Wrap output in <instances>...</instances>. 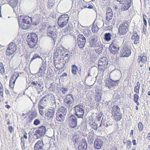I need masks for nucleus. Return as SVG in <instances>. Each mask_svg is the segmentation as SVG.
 Masks as SVG:
<instances>
[{"label":"nucleus","instance_id":"09e8293b","mask_svg":"<svg viewBox=\"0 0 150 150\" xmlns=\"http://www.w3.org/2000/svg\"><path fill=\"white\" fill-rule=\"evenodd\" d=\"M104 47V45H100L97 49L96 50V52L98 54H100L102 51L103 49V47Z\"/></svg>","mask_w":150,"mask_h":150},{"label":"nucleus","instance_id":"7ed1b4c3","mask_svg":"<svg viewBox=\"0 0 150 150\" xmlns=\"http://www.w3.org/2000/svg\"><path fill=\"white\" fill-rule=\"evenodd\" d=\"M38 40L37 35L35 33H32L29 34L27 36V42L30 48H36L35 46Z\"/></svg>","mask_w":150,"mask_h":150},{"label":"nucleus","instance_id":"aec40b11","mask_svg":"<svg viewBox=\"0 0 150 150\" xmlns=\"http://www.w3.org/2000/svg\"><path fill=\"white\" fill-rule=\"evenodd\" d=\"M46 68L47 66H41L39 69V71L37 73V75L41 77L44 76Z\"/></svg>","mask_w":150,"mask_h":150},{"label":"nucleus","instance_id":"39448f33","mask_svg":"<svg viewBox=\"0 0 150 150\" xmlns=\"http://www.w3.org/2000/svg\"><path fill=\"white\" fill-rule=\"evenodd\" d=\"M74 100L71 94H68L64 99V104L68 108H71L73 105Z\"/></svg>","mask_w":150,"mask_h":150},{"label":"nucleus","instance_id":"cd10ccee","mask_svg":"<svg viewBox=\"0 0 150 150\" xmlns=\"http://www.w3.org/2000/svg\"><path fill=\"white\" fill-rule=\"evenodd\" d=\"M8 4L13 8H15L16 7L18 3V0H7Z\"/></svg>","mask_w":150,"mask_h":150},{"label":"nucleus","instance_id":"052dcab7","mask_svg":"<svg viewBox=\"0 0 150 150\" xmlns=\"http://www.w3.org/2000/svg\"><path fill=\"white\" fill-rule=\"evenodd\" d=\"M15 81L16 80L13 81H12L11 80H10L9 86L11 87V88H13Z\"/></svg>","mask_w":150,"mask_h":150},{"label":"nucleus","instance_id":"1a4fd4ad","mask_svg":"<svg viewBox=\"0 0 150 150\" xmlns=\"http://www.w3.org/2000/svg\"><path fill=\"white\" fill-rule=\"evenodd\" d=\"M46 132V128L45 127L42 125L35 131V135L36 136L37 139H38L44 136Z\"/></svg>","mask_w":150,"mask_h":150},{"label":"nucleus","instance_id":"2f4dec72","mask_svg":"<svg viewBox=\"0 0 150 150\" xmlns=\"http://www.w3.org/2000/svg\"><path fill=\"white\" fill-rule=\"evenodd\" d=\"M71 140L74 143V144L75 145L76 144L79 142V137L76 134H73L72 135Z\"/></svg>","mask_w":150,"mask_h":150},{"label":"nucleus","instance_id":"0e129e2a","mask_svg":"<svg viewBox=\"0 0 150 150\" xmlns=\"http://www.w3.org/2000/svg\"><path fill=\"white\" fill-rule=\"evenodd\" d=\"M139 89L140 87L135 86L134 89V91L136 93L139 94Z\"/></svg>","mask_w":150,"mask_h":150},{"label":"nucleus","instance_id":"473e14b6","mask_svg":"<svg viewBox=\"0 0 150 150\" xmlns=\"http://www.w3.org/2000/svg\"><path fill=\"white\" fill-rule=\"evenodd\" d=\"M147 58L145 56L141 54L139 56L137 60L139 62L141 61L142 63H144L146 61Z\"/></svg>","mask_w":150,"mask_h":150},{"label":"nucleus","instance_id":"dca6fc26","mask_svg":"<svg viewBox=\"0 0 150 150\" xmlns=\"http://www.w3.org/2000/svg\"><path fill=\"white\" fill-rule=\"evenodd\" d=\"M98 36L94 35L93 36H91L88 42L89 45L88 46L92 47L93 46H95L98 41Z\"/></svg>","mask_w":150,"mask_h":150},{"label":"nucleus","instance_id":"6e6d98bb","mask_svg":"<svg viewBox=\"0 0 150 150\" xmlns=\"http://www.w3.org/2000/svg\"><path fill=\"white\" fill-rule=\"evenodd\" d=\"M107 68V66H98V69L102 72H104Z\"/></svg>","mask_w":150,"mask_h":150},{"label":"nucleus","instance_id":"774afa93","mask_svg":"<svg viewBox=\"0 0 150 150\" xmlns=\"http://www.w3.org/2000/svg\"><path fill=\"white\" fill-rule=\"evenodd\" d=\"M40 124V120L38 119H36L35 120L33 124L35 125H38Z\"/></svg>","mask_w":150,"mask_h":150},{"label":"nucleus","instance_id":"6ab92c4d","mask_svg":"<svg viewBox=\"0 0 150 150\" xmlns=\"http://www.w3.org/2000/svg\"><path fill=\"white\" fill-rule=\"evenodd\" d=\"M87 148V144L85 139H83L81 144H79L78 150H86Z\"/></svg>","mask_w":150,"mask_h":150},{"label":"nucleus","instance_id":"20e7f679","mask_svg":"<svg viewBox=\"0 0 150 150\" xmlns=\"http://www.w3.org/2000/svg\"><path fill=\"white\" fill-rule=\"evenodd\" d=\"M75 112L74 114L77 117L82 119L84 114V110L83 105L78 104L74 107Z\"/></svg>","mask_w":150,"mask_h":150},{"label":"nucleus","instance_id":"9d476101","mask_svg":"<svg viewBox=\"0 0 150 150\" xmlns=\"http://www.w3.org/2000/svg\"><path fill=\"white\" fill-rule=\"evenodd\" d=\"M77 43L79 47L81 48H83L86 43V39L82 34H79L77 36Z\"/></svg>","mask_w":150,"mask_h":150},{"label":"nucleus","instance_id":"72a5a7b5","mask_svg":"<svg viewBox=\"0 0 150 150\" xmlns=\"http://www.w3.org/2000/svg\"><path fill=\"white\" fill-rule=\"evenodd\" d=\"M68 23L67 22L64 21H63V20H61L59 18H58L57 23L58 25L61 28H63Z\"/></svg>","mask_w":150,"mask_h":150},{"label":"nucleus","instance_id":"c9c22d12","mask_svg":"<svg viewBox=\"0 0 150 150\" xmlns=\"http://www.w3.org/2000/svg\"><path fill=\"white\" fill-rule=\"evenodd\" d=\"M139 35L132 36L131 39L132 40H134V44L137 45L139 43Z\"/></svg>","mask_w":150,"mask_h":150},{"label":"nucleus","instance_id":"423d86ee","mask_svg":"<svg viewBox=\"0 0 150 150\" xmlns=\"http://www.w3.org/2000/svg\"><path fill=\"white\" fill-rule=\"evenodd\" d=\"M67 51V49L63 46L58 47L57 48L54 53V57L62 58L64 55L65 52H66Z\"/></svg>","mask_w":150,"mask_h":150},{"label":"nucleus","instance_id":"a878e982","mask_svg":"<svg viewBox=\"0 0 150 150\" xmlns=\"http://www.w3.org/2000/svg\"><path fill=\"white\" fill-rule=\"evenodd\" d=\"M67 112V110L66 108L63 107H61L57 110V112H59L62 115L65 116Z\"/></svg>","mask_w":150,"mask_h":150},{"label":"nucleus","instance_id":"a18cd8bd","mask_svg":"<svg viewBox=\"0 0 150 150\" xmlns=\"http://www.w3.org/2000/svg\"><path fill=\"white\" fill-rule=\"evenodd\" d=\"M55 83L53 82L51 83L50 85V87L48 88L49 90L50 91H53L55 90Z\"/></svg>","mask_w":150,"mask_h":150},{"label":"nucleus","instance_id":"49530a36","mask_svg":"<svg viewBox=\"0 0 150 150\" xmlns=\"http://www.w3.org/2000/svg\"><path fill=\"white\" fill-rule=\"evenodd\" d=\"M102 120L101 121V123L100 124V125L99 127H100L101 126H104L106 127H108L109 126H110L111 124L110 123V121H108L106 123H103V122L102 120L103 119V117L102 118Z\"/></svg>","mask_w":150,"mask_h":150},{"label":"nucleus","instance_id":"e2e57ef3","mask_svg":"<svg viewBox=\"0 0 150 150\" xmlns=\"http://www.w3.org/2000/svg\"><path fill=\"white\" fill-rule=\"evenodd\" d=\"M87 32V33L86 32H84L83 34L86 37H89L91 35V30H89V31H88H88Z\"/></svg>","mask_w":150,"mask_h":150},{"label":"nucleus","instance_id":"4be33fe9","mask_svg":"<svg viewBox=\"0 0 150 150\" xmlns=\"http://www.w3.org/2000/svg\"><path fill=\"white\" fill-rule=\"evenodd\" d=\"M45 115L47 116L48 117L51 118L54 115V111L53 110L46 109L45 111Z\"/></svg>","mask_w":150,"mask_h":150},{"label":"nucleus","instance_id":"79ce46f5","mask_svg":"<svg viewBox=\"0 0 150 150\" xmlns=\"http://www.w3.org/2000/svg\"><path fill=\"white\" fill-rule=\"evenodd\" d=\"M111 34L110 33H106L105 34L104 39L107 41H109L111 40Z\"/></svg>","mask_w":150,"mask_h":150},{"label":"nucleus","instance_id":"f8f14e48","mask_svg":"<svg viewBox=\"0 0 150 150\" xmlns=\"http://www.w3.org/2000/svg\"><path fill=\"white\" fill-rule=\"evenodd\" d=\"M43 137L38 140L35 144L34 147V150H43L45 144L43 143Z\"/></svg>","mask_w":150,"mask_h":150},{"label":"nucleus","instance_id":"338daca9","mask_svg":"<svg viewBox=\"0 0 150 150\" xmlns=\"http://www.w3.org/2000/svg\"><path fill=\"white\" fill-rule=\"evenodd\" d=\"M127 148L129 149L131 146V142L129 140H128L127 142Z\"/></svg>","mask_w":150,"mask_h":150},{"label":"nucleus","instance_id":"412c9836","mask_svg":"<svg viewBox=\"0 0 150 150\" xmlns=\"http://www.w3.org/2000/svg\"><path fill=\"white\" fill-rule=\"evenodd\" d=\"M108 49L111 53L113 54H115L117 53L119 50V48L116 46H109Z\"/></svg>","mask_w":150,"mask_h":150},{"label":"nucleus","instance_id":"7c9ffc66","mask_svg":"<svg viewBox=\"0 0 150 150\" xmlns=\"http://www.w3.org/2000/svg\"><path fill=\"white\" fill-rule=\"evenodd\" d=\"M111 111L112 114L121 112L120 108L117 105H114L112 107Z\"/></svg>","mask_w":150,"mask_h":150},{"label":"nucleus","instance_id":"8fccbe9b","mask_svg":"<svg viewBox=\"0 0 150 150\" xmlns=\"http://www.w3.org/2000/svg\"><path fill=\"white\" fill-rule=\"evenodd\" d=\"M103 113L101 112H100L97 115H96V120L98 122H99L101 120V118L102 116Z\"/></svg>","mask_w":150,"mask_h":150},{"label":"nucleus","instance_id":"6e6552de","mask_svg":"<svg viewBox=\"0 0 150 150\" xmlns=\"http://www.w3.org/2000/svg\"><path fill=\"white\" fill-rule=\"evenodd\" d=\"M75 116V115H72L68 117L69 125L72 128H75L77 126V118Z\"/></svg>","mask_w":150,"mask_h":150},{"label":"nucleus","instance_id":"b1692460","mask_svg":"<svg viewBox=\"0 0 150 150\" xmlns=\"http://www.w3.org/2000/svg\"><path fill=\"white\" fill-rule=\"evenodd\" d=\"M37 116V112L36 111H34L31 112L29 115L28 117V122H31Z\"/></svg>","mask_w":150,"mask_h":150},{"label":"nucleus","instance_id":"bb28decb","mask_svg":"<svg viewBox=\"0 0 150 150\" xmlns=\"http://www.w3.org/2000/svg\"><path fill=\"white\" fill-rule=\"evenodd\" d=\"M8 48L14 52L16 50L17 46L15 43L11 42L8 45Z\"/></svg>","mask_w":150,"mask_h":150},{"label":"nucleus","instance_id":"2eb2a0df","mask_svg":"<svg viewBox=\"0 0 150 150\" xmlns=\"http://www.w3.org/2000/svg\"><path fill=\"white\" fill-rule=\"evenodd\" d=\"M32 85L35 86L34 88L37 90L43 91V85L41 81H33L31 82Z\"/></svg>","mask_w":150,"mask_h":150},{"label":"nucleus","instance_id":"4d7b16f0","mask_svg":"<svg viewBox=\"0 0 150 150\" xmlns=\"http://www.w3.org/2000/svg\"><path fill=\"white\" fill-rule=\"evenodd\" d=\"M60 91H61L62 93L63 94L66 93V91H68V89L66 88L61 87L59 88Z\"/></svg>","mask_w":150,"mask_h":150},{"label":"nucleus","instance_id":"58836bf2","mask_svg":"<svg viewBox=\"0 0 150 150\" xmlns=\"http://www.w3.org/2000/svg\"><path fill=\"white\" fill-rule=\"evenodd\" d=\"M96 96L95 98V100L96 102H100L101 100L102 96V94L99 92L96 93Z\"/></svg>","mask_w":150,"mask_h":150},{"label":"nucleus","instance_id":"9b49d317","mask_svg":"<svg viewBox=\"0 0 150 150\" xmlns=\"http://www.w3.org/2000/svg\"><path fill=\"white\" fill-rule=\"evenodd\" d=\"M46 96L43 97L40 100L38 104L39 109H44L48 105L47 100Z\"/></svg>","mask_w":150,"mask_h":150},{"label":"nucleus","instance_id":"c756f323","mask_svg":"<svg viewBox=\"0 0 150 150\" xmlns=\"http://www.w3.org/2000/svg\"><path fill=\"white\" fill-rule=\"evenodd\" d=\"M81 71V68L80 67L77 68V66H72L71 72L74 75L76 74V72L80 74V72Z\"/></svg>","mask_w":150,"mask_h":150},{"label":"nucleus","instance_id":"a19ab883","mask_svg":"<svg viewBox=\"0 0 150 150\" xmlns=\"http://www.w3.org/2000/svg\"><path fill=\"white\" fill-rule=\"evenodd\" d=\"M55 0H48L47 7L50 9L54 5L55 3Z\"/></svg>","mask_w":150,"mask_h":150},{"label":"nucleus","instance_id":"a211bd4d","mask_svg":"<svg viewBox=\"0 0 150 150\" xmlns=\"http://www.w3.org/2000/svg\"><path fill=\"white\" fill-rule=\"evenodd\" d=\"M103 144V141L102 140L99 138L96 139L94 143V147L97 149H99L102 147Z\"/></svg>","mask_w":150,"mask_h":150},{"label":"nucleus","instance_id":"c85d7f7f","mask_svg":"<svg viewBox=\"0 0 150 150\" xmlns=\"http://www.w3.org/2000/svg\"><path fill=\"white\" fill-rule=\"evenodd\" d=\"M45 96H47L46 98L47 100L48 99L50 100L52 103H53V104H56L55 98L54 95L50 93Z\"/></svg>","mask_w":150,"mask_h":150},{"label":"nucleus","instance_id":"ddd939ff","mask_svg":"<svg viewBox=\"0 0 150 150\" xmlns=\"http://www.w3.org/2000/svg\"><path fill=\"white\" fill-rule=\"evenodd\" d=\"M126 25L125 23L121 24L119 27V32L121 35H124L128 31V25L126 23Z\"/></svg>","mask_w":150,"mask_h":150},{"label":"nucleus","instance_id":"ea45409f","mask_svg":"<svg viewBox=\"0 0 150 150\" xmlns=\"http://www.w3.org/2000/svg\"><path fill=\"white\" fill-rule=\"evenodd\" d=\"M126 1H125V3L124 4V6L122 7V9L123 10L126 11L131 6V3H128L127 2V0H126Z\"/></svg>","mask_w":150,"mask_h":150},{"label":"nucleus","instance_id":"393cba45","mask_svg":"<svg viewBox=\"0 0 150 150\" xmlns=\"http://www.w3.org/2000/svg\"><path fill=\"white\" fill-rule=\"evenodd\" d=\"M56 116V120L58 122L63 121L65 117V116L59 112H57Z\"/></svg>","mask_w":150,"mask_h":150},{"label":"nucleus","instance_id":"5701e85b","mask_svg":"<svg viewBox=\"0 0 150 150\" xmlns=\"http://www.w3.org/2000/svg\"><path fill=\"white\" fill-rule=\"evenodd\" d=\"M112 114V115L114 117L115 120L116 121H120L122 118V115L121 112Z\"/></svg>","mask_w":150,"mask_h":150},{"label":"nucleus","instance_id":"69168bd1","mask_svg":"<svg viewBox=\"0 0 150 150\" xmlns=\"http://www.w3.org/2000/svg\"><path fill=\"white\" fill-rule=\"evenodd\" d=\"M134 102H137V101H138V100L139 98V96L137 94H134Z\"/></svg>","mask_w":150,"mask_h":150},{"label":"nucleus","instance_id":"c03bdc74","mask_svg":"<svg viewBox=\"0 0 150 150\" xmlns=\"http://www.w3.org/2000/svg\"><path fill=\"white\" fill-rule=\"evenodd\" d=\"M54 72L52 70L51 71L49 70V72H47V78L50 79H52L54 76Z\"/></svg>","mask_w":150,"mask_h":150},{"label":"nucleus","instance_id":"5fc2aeb1","mask_svg":"<svg viewBox=\"0 0 150 150\" xmlns=\"http://www.w3.org/2000/svg\"><path fill=\"white\" fill-rule=\"evenodd\" d=\"M143 23L144 24V26H146V27H147V21L146 20V18H147V16L145 14H143Z\"/></svg>","mask_w":150,"mask_h":150},{"label":"nucleus","instance_id":"4468645a","mask_svg":"<svg viewBox=\"0 0 150 150\" xmlns=\"http://www.w3.org/2000/svg\"><path fill=\"white\" fill-rule=\"evenodd\" d=\"M131 51L130 48L129 46H125L122 50L121 51V57H128L131 54Z\"/></svg>","mask_w":150,"mask_h":150},{"label":"nucleus","instance_id":"4c0bfd02","mask_svg":"<svg viewBox=\"0 0 150 150\" xmlns=\"http://www.w3.org/2000/svg\"><path fill=\"white\" fill-rule=\"evenodd\" d=\"M72 56V53H71L69 52H67V54L65 53L64 54V55L63 57L64 60H65L66 61L67 60V62L69 60V58L71 56Z\"/></svg>","mask_w":150,"mask_h":150},{"label":"nucleus","instance_id":"e433bc0d","mask_svg":"<svg viewBox=\"0 0 150 150\" xmlns=\"http://www.w3.org/2000/svg\"><path fill=\"white\" fill-rule=\"evenodd\" d=\"M58 18H59L60 19H61L63 21H64L67 22V23H68L69 16L68 14H64L61 15Z\"/></svg>","mask_w":150,"mask_h":150},{"label":"nucleus","instance_id":"f704fd0d","mask_svg":"<svg viewBox=\"0 0 150 150\" xmlns=\"http://www.w3.org/2000/svg\"><path fill=\"white\" fill-rule=\"evenodd\" d=\"M91 29L93 33H97L99 30V28L97 26L96 23H95V21L93 22L91 27Z\"/></svg>","mask_w":150,"mask_h":150},{"label":"nucleus","instance_id":"de8ad7c7","mask_svg":"<svg viewBox=\"0 0 150 150\" xmlns=\"http://www.w3.org/2000/svg\"><path fill=\"white\" fill-rule=\"evenodd\" d=\"M19 76V74L18 73L15 72L14 74L12 75L10 80H11L12 81L16 80Z\"/></svg>","mask_w":150,"mask_h":150},{"label":"nucleus","instance_id":"f03ea898","mask_svg":"<svg viewBox=\"0 0 150 150\" xmlns=\"http://www.w3.org/2000/svg\"><path fill=\"white\" fill-rule=\"evenodd\" d=\"M56 27L54 25L52 26L49 25L47 30V36L51 38L52 41V42L53 44H54L57 39V32Z\"/></svg>","mask_w":150,"mask_h":150},{"label":"nucleus","instance_id":"f3484780","mask_svg":"<svg viewBox=\"0 0 150 150\" xmlns=\"http://www.w3.org/2000/svg\"><path fill=\"white\" fill-rule=\"evenodd\" d=\"M31 25H36L39 23L41 16L40 15L37 14L35 15L33 17H31Z\"/></svg>","mask_w":150,"mask_h":150},{"label":"nucleus","instance_id":"864d4df0","mask_svg":"<svg viewBox=\"0 0 150 150\" xmlns=\"http://www.w3.org/2000/svg\"><path fill=\"white\" fill-rule=\"evenodd\" d=\"M14 52H13L11 50L7 48L6 52V54L7 56H10Z\"/></svg>","mask_w":150,"mask_h":150},{"label":"nucleus","instance_id":"3c124183","mask_svg":"<svg viewBox=\"0 0 150 150\" xmlns=\"http://www.w3.org/2000/svg\"><path fill=\"white\" fill-rule=\"evenodd\" d=\"M109 46H116L119 48V46L117 44V42L116 40H114L110 45Z\"/></svg>","mask_w":150,"mask_h":150},{"label":"nucleus","instance_id":"bf43d9fd","mask_svg":"<svg viewBox=\"0 0 150 150\" xmlns=\"http://www.w3.org/2000/svg\"><path fill=\"white\" fill-rule=\"evenodd\" d=\"M4 88L2 84L0 82V95L3 97Z\"/></svg>","mask_w":150,"mask_h":150},{"label":"nucleus","instance_id":"13d9d810","mask_svg":"<svg viewBox=\"0 0 150 150\" xmlns=\"http://www.w3.org/2000/svg\"><path fill=\"white\" fill-rule=\"evenodd\" d=\"M138 127L139 131H142L143 129V125L141 122H139V123Z\"/></svg>","mask_w":150,"mask_h":150},{"label":"nucleus","instance_id":"603ef678","mask_svg":"<svg viewBox=\"0 0 150 150\" xmlns=\"http://www.w3.org/2000/svg\"><path fill=\"white\" fill-rule=\"evenodd\" d=\"M89 124L91 127L94 130H96L97 128V125L95 122H93L92 123H90Z\"/></svg>","mask_w":150,"mask_h":150},{"label":"nucleus","instance_id":"f257e3e1","mask_svg":"<svg viewBox=\"0 0 150 150\" xmlns=\"http://www.w3.org/2000/svg\"><path fill=\"white\" fill-rule=\"evenodd\" d=\"M21 18H22V21L20 23V21L18 22V24L19 27L24 30H27L29 29L30 25L31 24V17L28 16H21Z\"/></svg>","mask_w":150,"mask_h":150},{"label":"nucleus","instance_id":"0eeeda50","mask_svg":"<svg viewBox=\"0 0 150 150\" xmlns=\"http://www.w3.org/2000/svg\"><path fill=\"white\" fill-rule=\"evenodd\" d=\"M105 82L106 87L109 89H110L117 86L120 82V80L114 81L110 78V76H109V77L107 78Z\"/></svg>","mask_w":150,"mask_h":150},{"label":"nucleus","instance_id":"680f3d73","mask_svg":"<svg viewBox=\"0 0 150 150\" xmlns=\"http://www.w3.org/2000/svg\"><path fill=\"white\" fill-rule=\"evenodd\" d=\"M35 129H34V128L31 129V131H32V132H29L28 133V134L29 135L28 138L29 139H30V136L31 135L35 136V132H34V131Z\"/></svg>","mask_w":150,"mask_h":150},{"label":"nucleus","instance_id":"37998d69","mask_svg":"<svg viewBox=\"0 0 150 150\" xmlns=\"http://www.w3.org/2000/svg\"><path fill=\"white\" fill-rule=\"evenodd\" d=\"M42 59V58L41 57V55H40L39 54H34L32 58H31L30 63H31L32 62H33L34 60L37 59Z\"/></svg>","mask_w":150,"mask_h":150}]
</instances>
